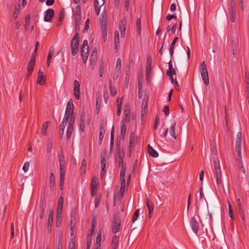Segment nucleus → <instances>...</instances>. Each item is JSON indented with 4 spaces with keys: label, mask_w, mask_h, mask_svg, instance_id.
Wrapping results in <instances>:
<instances>
[{
    "label": "nucleus",
    "mask_w": 249,
    "mask_h": 249,
    "mask_svg": "<svg viewBox=\"0 0 249 249\" xmlns=\"http://www.w3.org/2000/svg\"><path fill=\"white\" fill-rule=\"evenodd\" d=\"M104 64L103 62H102L100 65V70H99V74H100V77H102L103 76V75L104 74Z\"/></svg>",
    "instance_id": "nucleus-49"
},
{
    "label": "nucleus",
    "mask_w": 249,
    "mask_h": 249,
    "mask_svg": "<svg viewBox=\"0 0 249 249\" xmlns=\"http://www.w3.org/2000/svg\"><path fill=\"white\" fill-rule=\"evenodd\" d=\"M75 123V118L71 116L69 120L68 128L67 129V140L69 141L73 130V126Z\"/></svg>",
    "instance_id": "nucleus-6"
},
{
    "label": "nucleus",
    "mask_w": 249,
    "mask_h": 249,
    "mask_svg": "<svg viewBox=\"0 0 249 249\" xmlns=\"http://www.w3.org/2000/svg\"><path fill=\"white\" fill-rule=\"evenodd\" d=\"M101 240H102V234H101V232H100L97 233V235L96 236V248H98V249H100L101 243Z\"/></svg>",
    "instance_id": "nucleus-30"
},
{
    "label": "nucleus",
    "mask_w": 249,
    "mask_h": 249,
    "mask_svg": "<svg viewBox=\"0 0 249 249\" xmlns=\"http://www.w3.org/2000/svg\"><path fill=\"white\" fill-rule=\"evenodd\" d=\"M109 89H110V93L112 96H115L117 93L116 89H115L112 88V81L110 79L109 80Z\"/></svg>",
    "instance_id": "nucleus-40"
},
{
    "label": "nucleus",
    "mask_w": 249,
    "mask_h": 249,
    "mask_svg": "<svg viewBox=\"0 0 249 249\" xmlns=\"http://www.w3.org/2000/svg\"><path fill=\"white\" fill-rule=\"evenodd\" d=\"M119 27L121 32V36L122 37L124 38V37L125 34V23L123 20L120 22Z\"/></svg>",
    "instance_id": "nucleus-25"
},
{
    "label": "nucleus",
    "mask_w": 249,
    "mask_h": 249,
    "mask_svg": "<svg viewBox=\"0 0 249 249\" xmlns=\"http://www.w3.org/2000/svg\"><path fill=\"white\" fill-rule=\"evenodd\" d=\"M213 160L216 177V182L218 185H220L221 184L222 181L219 160L217 157L214 158Z\"/></svg>",
    "instance_id": "nucleus-2"
},
{
    "label": "nucleus",
    "mask_w": 249,
    "mask_h": 249,
    "mask_svg": "<svg viewBox=\"0 0 249 249\" xmlns=\"http://www.w3.org/2000/svg\"><path fill=\"white\" fill-rule=\"evenodd\" d=\"M29 165L30 163L28 161H26L24 163L23 166L22 167V169L25 172H27L28 170H29Z\"/></svg>",
    "instance_id": "nucleus-61"
},
{
    "label": "nucleus",
    "mask_w": 249,
    "mask_h": 249,
    "mask_svg": "<svg viewBox=\"0 0 249 249\" xmlns=\"http://www.w3.org/2000/svg\"><path fill=\"white\" fill-rule=\"evenodd\" d=\"M124 154L123 151H121L120 150H118L117 152V155H116V159H124Z\"/></svg>",
    "instance_id": "nucleus-48"
},
{
    "label": "nucleus",
    "mask_w": 249,
    "mask_h": 249,
    "mask_svg": "<svg viewBox=\"0 0 249 249\" xmlns=\"http://www.w3.org/2000/svg\"><path fill=\"white\" fill-rule=\"evenodd\" d=\"M169 69L167 71L166 74H176L175 69L173 67L172 61L171 60L169 63Z\"/></svg>",
    "instance_id": "nucleus-31"
},
{
    "label": "nucleus",
    "mask_w": 249,
    "mask_h": 249,
    "mask_svg": "<svg viewBox=\"0 0 249 249\" xmlns=\"http://www.w3.org/2000/svg\"><path fill=\"white\" fill-rule=\"evenodd\" d=\"M120 224L119 222L117 221H115L112 228V231L113 233H117L120 230Z\"/></svg>",
    "instance_id": "nucleus-28"
},
{
    "label": "nucleus",
    "mask_w": 249,
    "mask_h": 249,
    "mask_svg": "<svg viewBox=\"0 0 249 249\" xmlns=\"http://www.w3.org/2000/svg\"><path fill=\"white\" fill-rule=\"evenodd\" d=\"M124 114L125 118L124 121L126 123H128L130 120V109L128 106H125L124 107Z\"/></svg>",
    "instance_id": "nucleus-17"
},
{
    "label": "nucleus",
    "mask_w": 249,
    "mask_h": 249,
    "mask_svg": "<svg viewBox=\"0 0 249 249\" xmlns=\"http://www.w3.org/2000/svg\"><path fill=\"white\" fill-rule=\"evenodd\" d=\"M97 185V182L94 180V178H93L91 183V189H96Z\"/></svg>",
    "instance_id": "nucleus-64"
},
{
    "label": "nucleus",
    "mask_w": 249,
    "mask_h": 249,
    "mask_svg": "<svg viewBox=\"0 0 249 249\" xmlns=\"http://www.w3.org/2000/svg\"><path fill=\"white\" fill-rule=\"evenodd\" d=\"M146 203L149 210V217L151 218V214H152L154 209V205L152 202L148 198L146 199Z\"/></svg>",
    "instance_id": "nucleus-23"
},
{
    "label": "nucleus",
    "mask_w": 249,
    "mask_h": 249,
    "mask_svg": "<svg viewBox=\"0 0 249 249\" xmlns=\"http://www.w3.org/2000/svg\"><path fill=\"white\" fill-rule=\"evenodd\" d=\"M54 176L53 173H52L50 174V187H52V186L53 187L54 185Z\"/></svg>",
    "instance_id": "nucleus-44"
},
{
    "label": "nucleus",
    "mask_w": 249,
    "mask_h": 249,
    "mask_svg": "<svg viewBox=\"0 0 249 249\" xmlns=\"http://www.w3.org/2000/svg\"><path fill=\"white\" fill-rule=\"evenodd\" d=\"M118 166H119V167H121V168L120 174L125 173L126 166H125V164H124V159L119 160Z\"/></svg>",
    "instance_id": "nucleus-27"
},
{
    "label": "nucleus",
    "mask_w": 249,
    "mask_h": 249,
    "mask_svg": "<svg viewBox=\"0 0 249 249\" xmlns=\"http://www.w3.org/2000/svg\"><path fill=\"white\" fill-rule=\"evenodd\" d=\"M239 213L241 216L242 219L243 220V222L244 224L245 223V215L244 214V212L243 209H241L238 210Z\"/></svg>",
    "instance_id": "nucleus-60"
},
{
    "label": "nucleus",
    "mask_w": 249,
    "mask_h": 249,
    "mask_svg": "<svg viewBox=\"0 0 249 249\" xmlns=\"http://www.w3.org/2000/svg\"><path fill=\"white\" fill-rule=\"evenodd\" d=\"M119 45V34L118 31L115 32L114 45L117 48Z\"/></svg>",
    "instance_id": "nucleus-34"
},
{
    "label": "nucleus",
    "mask_w": 249,
    "mask_h": 249,
    "mask_svg": "<svg viewBox=\"0 0 249 249\" xmlns=\"http://www.w3.org/2000/svg\"><path fill=\"white\" fill-rule=\"evenodd\" d=\"M59 162L60 166H65V157L62 153L59 155Z\"/></svg>",
    "instance_id": "nucleus-35"
},
{
    "label": "nucleus",
    "mask_w": 249,
    "mask_h": 249,
    "mask_svg": "<svg viewBox=\"0 0 249 249\" xmlns=\"http://www.w3.org/2000/svg\"><path fill=\"white\" fill-rule=\"evenodd\" d=\"M101 28L102 33V37L104 40V42H105L107 40V26L104 25Z\"/></svg>",
    "instance_id": "nucleus-26"
},
{
    "label": "nucleus",
    "mask_w": 249,
    "mask_h": 249,
    "mask_svg": "<svg viewBox=\"0 0 249 249\" xmlns=\"http://www.w3.org/2000/svg\"><path fill=\"white\" fill-rule=\"evenodd\" d=\"M113 142H114V126H113L111 131V134H110V145L111 147H112L113 145Z\"/></svg>",
    "instance_id": "nucleus-47"
},
{
    "label": "nucleus",
    "mask_w": 249,
    "mask_h": 249,
    "mask_svg": "<svg viewBox=\"0 0 249 249\" xmlns=\"http://www.w3.org/2000/svg\"><path fill=\"white\" fill-rule=\"evenodd\" d=\"M46 207V201L44 195L41 196L39 203L38 214L40 219H43L45 216V210Z\"/></svg>",
    "instance_id": "nucleus-5"
},
{
    "label": "nucleus",
    "mask_w": 249,
    "mask_h": 249,
    "mask_svg": "<svg viewBox=\"0 0 249 249\" xmlns=\"http://www.w3.org/2000/svg\"><path fill=\"white\" fill-rule=\"evenodd\" d=\"M151 64H152V59L150 56H148L147 58V65H146V77L151 73Z\"/></svg>",
    "instance_id": "nucleus-24"
},
{
    "label": "nucleus",
    "mask_w": 249,
    "mask_h": 249,
    "mask_svg": "<svg viewBox=\"0 0 249 249\" xmlns=\"http://www.w3.org/2000/svg\"><path fill=\"white\" fill-rule=\"evenodd\" d=\"M139 209H138L135 211L132 219V221L133 223H134L137 219L139 215Z\"/></svg>",
    "instance_id": "nucleus-55"
},
{
    "label": "nucleus",
    "mask_w": 249,
    "mask_h": 249,
    "mask_svg": "<svg viewBox=\"0 0 249 249\" xmlns=\"http://www.w3.org/2000/svg\"><path fill=\"white\" fill-rule=\"evenodd\" d=\"M119 236L114 235L112 239L110 249H116L119 245Z\"/></svg>",
    "instance_id": "nucleus-19"
},
{
    "label": "nucleus",
    "mask_w": 249,
    "mask_h": 249,
    "mask_svg": "<svg viewBox=\"0 0 249 249\" xmlns=\"http://www.w3.org/2000/svg\"><path fill=\"white\" fill-rule=\"evenodd\" d=\"M71 113H69L68 111H65L64 117L63 120L68 123L70 117L72 116H71Z\"/></svg>",
    "instance_id": "nucleus-51"
},
{
    "label": "nucleus",
    "mask_w": 249,
    "mask_h": 249,
    "mask_svg": "<svg viewBox=\"0 0 249 249\" xmlns=\"http://www.w3.org/2000/svg\"><path fill=\"white\" fill-rule=\"evenodd\" d=\"M126 130V126L123 123V121L122 123L121 126V135L118 137L117 138V147H119L120 145V141L121 139L124 140Z\"/></svg>",
    "instance_id": "nucleus-8"
},
{
    "label": "nucleus",
    "mask_w": 249,
    "mask_h": 249,
    "mask_svg": "<svg viewBox=\"0 0 249 249\" xmlns=\"http://www.w3.org/2000/svg\"><path fill=\"white\" fill-rule=\"evenodd\" d=\"M36 62V58L35 55H33L30 58V61L28 63L27 69L28 71H34Z\"/></svg>",
    "instance_id": "nucleus-18"
},
{
    "label": "nucleus",
    "mask_w": 249,
    "mask_h": 249,
    "mask_svg": "<svg viewBox=\"0 0 249 249\" xmlns=\"http://www.w3.org/2000/svg\"><path fill=\"white\" fill-rule=\"evenodd\" d=\"M228 207H229V215H230V217L232 219H234V216H233L232 209V208H231V205L230 204V203L229 202L228 203Z\"/></svg>",
    "instance_id": "nucleus-54"
},
{
    "label": "nucleus",
    "mask_w": 249,
    "mask_h": 249,
    "mask_svg": "<svg viewBox=\"0 0 249 249\" xmlns=\"http://www.w3.org/2000/svg\"><path fill=\"white\" fill-rule=\"evenodd\" d=\"M125 173L120 174L121 186L125 187Z\"/></svg>",
    "instance_id": "nucleus-38"
},
{
    "label": "nucleus",
    "mask_w": 249,
    "mask_h": 249,
    "mask_svg": "<svg viewBox=\"0 0 249 249\" xmlns=\"http://www.w3.org/2000/svg\"><path fill=\"white\" fill-rule=\"evenodd\" d=\"M106 22H107L106 17L104 15L101 16H100L101 27H102L104 25L107 26Z\"/></svg>",
    "instance_id": "nucleus-39"
},
{
    "label": "nucleus",
    "mask_w": 249,
    "mask_h": 249,
    "mask_svg": "<svg viewBox=\"0 0 249 249\" xmlns=\"http://www.w3.org/2000/svg\"><path fill=\"white\" fill-rule=\"evenodd\" d=\"M176 124H173L169 128V133L175 139H177V136L175 135V127Z\"/></svg>",
    "instance_id": "nucleus-33"
},
{
    "label": "nucleus",
    "mask_w": 249,
    "mask_h": 249,
    "mask_svg": "<svg viewBox=\"0 0 249 249\" xmlns=\"http://www.w3.org/2000/svg\"><path fill=\"white\" fill-rule=\"evenodd\" d=\"M136 26L138 30L139 34L141 33V22L140 18H138L136 21Z\"/></svg>",
    "instance_id": "nucleus-58"
},
{
    "label": "nucleus",
    "mask_w": 249,
    "mask_h": 249,
    "mask_svg": "<svg viewBox=\"0 0 249 249\" xmlns=\"http://www.w3.org/2000/svg\"><path fill=\"white\" fill-rule=\"evenodd\" d=\"M97 52H93L90 57V62L91 63H95L97 59Z\"/></svg>",
    "instance_id": "nucleus-43"
},
{
    "label": "nucleus",
    "mask_w": 249,
    "mask_h": 249,
    "mask_svg": "<svg viewBox=\"0 0 249 249\" xmlns=\"http://www.w3.org/2000/svg\"><path fill=\"white\" fill-rule=\"evenodd\" d=\"M20 5L19 4H18L15 6L14 12L13 14V17L15 18H16L18 17V13L20 11Z\"/></svg>",
    "instance_id": "nucleus-36"
},
{
    "label": "nucleus",
    "mask_w": 249,
    "mask_h": 249,
    "mask_svg": "<svg viewBox=\"0 0 249 249\" xmlns=\"http://www.w3.org/2000/svg\"><path fill=\"white\" fill-rule=\"evenodd\" d=\"M137 139V137H136L134 132H131L130 135L129 143V151L130 153L132 152V149L133 147V144L135 142V140Z\"/></svg>",
    "instance_id": "nucleus-16"
},
{
    "label": "nucleus",
    "mask_w": 249,
    "mask_h": 249,
    "mask_svg": "<svg viewBox=\"0 0 249 249\" xmlns=\"http://www.w3.org/2000/svg\"><path fill=\"white\" fill-rule=\"evenodd\" d=\"M147 151L149 155L153 158H157L159 156L158 153L154 150L152 146L148 144L147 145Z\"/></svg>",
    "instance_id": "nucleus-21"
},
{
    "label": "nucleus",
    "mask_w": 249,
    "mask_h": 249,
    "mask_svg": "<svg viewBox=\"0 0 249 249\" xmlns=\"http://www.w3.org/2000/svg\"><path fill=\"white\" fill-rule=\"evenodd\" d=\"M74 106L72 99H70L67 103V107L65 111H68L69 113H72L73 112Z\"/></svg>",
    "instance_id": "nucleus-22"
},
{
    "label": "nucleus",
    "mask_w": 249,
    "mask_h": 249,
    "mask_svg": "<svg viewBox=\"0 0 249 249\" xmlns=\"http://www.w3.org/2000/svg\"><path fill=\"white\" fill-rule=\"evenodd\" d=\"M10 231V237L11 239H13L14 236V227L13 223H11Z\"/></svg>",
    "instance_id": "nucleus-57"
},
{
    "label": "nucleus",
    "mask_w": 249,
    "mask_h": 249,
    "mask_svg": "<svg viewBox=\"0 0 249 249\" xmlns=\"http://www.w3.org/2000/svg\"><path fill=\"white\" fill-rule=\"evenodd\" d=\"M159 124H160V119H159V117L157 116L156 117V119H155V123H154V125L153 126L154 129H155V130L157 129L158 126L159 125Z\"/></svg>",
    "instance_id": "nucleus-62"
},
{
    "label": "nucleus",
    "mask_w": 249,
    "mask_h": 249,
    "mask_svg": "<svg viewBox=\"0 0 249 249\" xmlns=\"http://www.w3.org/2000/svg\"><path fill=\"white\" fill-rule=\"evenodd\" d=\"M79 44V35L78 33H76L72 37L71 42V54L75 56L78 51Z\"/></svg>",
    "instance_id": "nucleus-1"
},
{
    "label": "nucleus",
    "mask_w": 249,
    "mask_h": 249,
    "mask_svg": "<svg viewBox=\"0 0 249 249\" xmlns=\"http://www.w3.org/2000/svg\"><path fill=\"white\" fill-rule=\"evenodd\" d=\"M54 15V10L53 9H49L45 12L44 20L46 22H51Z\"/></svg>",
    "instance_id": "nucleus-10"
},
{
    "label": "nucleus",
    "mask_w": 249,
    "mask_h": 249,
    "mask_svg": "<svg viewBox=\"0 0 249 249\" xmlns=\"http://www.w3.org/2000/svg\"><path fill=\"white\" fill-rule=\"evenodd\" d=\"M63 206V198L60 196L57 202L56 213L58 218H60V215L62 214Z\"/></svg>",
    "instance_id": "nucleus-15"
},
{
    "label": "nucleus",
    "mask_w": 249,
    "mask_h": 249,
    "mask_svg": "<svg viewBox=\"0 0 249 249\" xmlns=\"http://www.w3.org/2000/svg\"><path fill=\"white\" fill-rule=\"evenodd\" d=\"M190 224L194 232L196 234H197L199 229V225L195 217H192L190 221Z\"/></svg>",
    "instance_id": "nucleus-13"
},
{
    "label": "nucleus",
    "mask_w": 249,
    "mask_h": 249,
    "mask_svg": "<svg viewBox=\"0 0 249 249\" xmlns=\"http://www.w3.org/2000/svg\"><path fill=\"white\" fill-rule=\"evenodd\" d=\"M121 60L120 58H118L116 61V65L115 70L118 71L121 69Z\"/></svg>",
    "instance_id": "nucleus-52"
},
{
    "label": "nucleus",
    "mask_w": 249,
    "mask_h": 249,
    "mask_svg": "<svg viewBox=\"0 0 249 249\" xmlns=\"http://www.w3.org/2000/svg\"><path fill=\"white\" fill-rule=\"evenodd\" d=\"M65 166H60V176L62 178H65Z\"/></svg>",
    "instance_id": "nucleus-53"
},
{
    "label": "nucleus",
    "mask_w": 249,
    "mask_h": 249,
    "mask_svg": "<svg viewBox=\"0 0 249 249\" xmlns=\"http://www.w3.org/2000/svg\"><path fill=\"white\" fill-rule=\"evenodd\" d=\"M74 17H81V10L79 6L77 5L75 7V11L73 12Z\"/></svg>",
    "instance_id": "nucleus-41"
},
{
    "label": "nucleus",
    "mask_w": 249,
    "mask_h": 249,
    "mask_svg": "<svg viewBox=\"0 0 249 249\" xmlns=\"http://www.w3.org/2000/svg\"><path fill=\"white\" fill-rule=\"evenodd\" d=\"M86 167H87V161H86V159H83L82 161L81 169L84 173H86Z\"/></svg>",
    "instance_id": "nucleus-46"
},
{
    "label": "nucleus",
    "mask_w": 249,
    "mask_h": 249,
    "mask_svg": "<svg viewBox=\"0 0 249 249\" xmlns=\"http://www.w3.org/2000/svg\"><path fill=\"white\" fill-rule=\"evenodd\" d=\"M229 10L231 16V21L234 22L236 18L235 2L234 0H230L229 4Z\"/></svg>",
    "instance_id": "nucleus-7"
},
{
    "label": "nucleus",
    "mask_w": 249,
    "mask_h": 249,
    "mask_svg": "<svg viewBox=\"0 0 249 249\" xmlns=\"http://www.w3.org/2000/svg\"><path fill=\"white\" fill-rule=\"evenodd\" d=\"M148 106V98H144L142 100L141 109L142 119L147 114Z\"/></svg>",
    "instance_id": "nucleus-9"
},
{
    "label": "nucleus",
    "mask_w": 249,
    "mask_h": 249,
    "mask_svg": "<svg viewBox=\"0 0 249 249\" xmlns=\"http://www.w3.org/2000/svg\"><path fill=\"white\" fill-rule=\"evenodd\" d=\"M73 93L77 100L80 98V84L77 80L74 81Z\"/></svg>",
    "instance_id": "nucleus-12"
},
{
    "label": "nucleus",
    "mask_w": 249,
    "mask_h": 249,
    "mask_svg": "<svg viewBox=\"0 0 249 249\" xmlns=\"http://www.w3.org/2000/svg\"><path fill=\"white\" fill-rule=\"evenodd\" d=\"M241 142H235V150L237 153V160H241Z\"/></svg>",
    "instance_id": "nucleus-20"
},
{
    "label": "nucleus",
    "mask_w": 249,
    "mask_h": 249,
    "mask_svg": "<svg viewBox=\"0 0 249 249\" xmlns=\"http://www.w3.org/2000/svg\"><path fill=\"white\" fill-rule=\"evenodd\" d=\"M117 114L118 116H120L121 113V108H122V103L119 102L118 100L117 101Z\"/></svg>",
    "instance_id": "nucleus-45"
},
{
    "label": "nucleus",
    "mask_w": 249,
    "mask_h": 249,
    "mask_svg": "<svg viewBox=\"0 0 249 249\" xmlns=\"http://www.w3.org/2000/svg\"><path fill=\"white\" fill-rule=\"evenodd\" d=\"M210 144L212 153L216 155L217 154V149L215 143L211 142Z\"/></svg>",
    "instance_id": "nucleus-42"
},
{
    "label": "nucleus",
    "mask_w": 249,
    "mask_h": 249,
    "mask_svg": "<svg viewBox=\"0 0 249 249\" xmlns=\"http://www.w3.org/2000/svg\"><path fill=\"white\" fill-rule=\"evenodd\" d=\"M31 20V16L30 15H27L25 18V24L24 28L25 31H27L30 25Z\"/></svg>",
    "instance_id": "nucleus-32"
},
{
    "label": "nucleus",
    "mask_w": 249,
    "mask_h": 249,
    "mask_svg": "<svg viewBox=\"0 0 249 249\" xmlns=\"http://www.w3.org/2000/svg\"><path fill=\"white\" fill-rule=\"evenodd\" d=\"M54 48H53V47H51V48L49 52L48 56H47V60H48L49 61H51V58L54 53Z\"/></svg>",
    "instance_id": "nucleus-50"
},
{
    "label": "nucleus",
    "mask_w": 249,
    "mask_h": 249,
    "mask_svg": "<svg viewBox=\"0 0 249 249\" xmlns=\"http://www.w3.org/2000/svg\"><path fill=\"white\" fill-rule=\"evenodd\" d=\"M200 72L204 83L206 85H208L209 84V76L204 61H202L200 64Z\"/></svg>",
    "instance_id": "nucleus-4"
},
{
    "label": "nucleus",
    "mask_w": 249,
    "mask_h": 249,
    "mask_svg": "<svg viewBox=\"0 0 249 249\" xmlns=\"http://www.w3.org/2000/svg\"><path fill=\"white\" fill-rule=\"evenodd\" d=\"M46 78L43 75V71L39 70L37 73V78L36 83L40 86L44 85L45 84Z\"/></svg>",
    "instance_id": "nucleus-11"
},
{
    "label": "nucleus",
    "mask_w": 249,
    "mask_h": 249,
    "mask_svg": "<svg viewBox=\"0 0 249 249\" xmlns=\"http://www.w3.org/2000/svg\"><path fill=\"white\" fill-rule=\"evenodd\" d=\"M89 48L84 49L83 47L81 48V55H88Z\"/></svg>",
    "instance_id": "nucleus-56"
},
{
    "label": "nucleus",
    "mask_w": 249,
    "mask_h": 249,
    "mask_svg": "<svg viewBox=\"0 0 249 249\" xmlns=\"http://www.w3.org/2000/svg\"><path fill=\"white\" fill-rule=\"evenodd\" d=\"M105 125L104 124H100V133L99 136L100 139H103L104 134L105 133Z\"/></svg>",
    "instance_id": "nucleus-29"
},
{
    "label": "nucleus",
    "mask_w": 249,
    "mask_h": 249,
    "mask_svg": "<svg viewBox=\"0 0 249 249\" xmlns=\"http://www.w3.org/2000/svg\"><path fill=\"white\" fill-rule=\"evenodd\" d=\"M239 162V167H240V171L244 174H245L246 173V170H245V168H244V167L243 166V162H242V159L240 160H238Z\"/></svg>",
    "instance_id": "nucleus-59"
},
{
    "label": "nucleus",
    "mask_w": 249,
    "mask_h": 249,
    "mask_svg": "<svg viewBox=\"0 0 249 249\" xmlns=\"http://www.w3.org/2000/svg\"><path fill=\"white\" fill-rule=\"evenodd\" d=\"M53 211L52 209L49 210L48 221H47V230L49 232H51L52 231V223L53 221Z\"/></svg>",
    "instance_id": "nucleus-14"
},
{
    "label": "nucleus",
    "mask_w": 249,
    "mask_h": 249,
    "mask_svg": "<svg viewBox=\"0 0 249 249\" xmlns=\"http://www.w3.org/2000/svg\"><path fill=\"white\" fill-rule=\"evenodd\" d=\"M48 126V122H45L42 125L41 131L42 134L43 135H46L47 134V129Z\"/></svg>",
    "instance_id": "nucleus-37"
},
{
    "label": "nucleus",
    "mask_w": 249,
    "mask_h": 249,
    "mask_svg": "<svg viewBox=\"0 0 249 249\" xmlns=\"http://www.w3.org/2000/svg\"><path fill=\"white\" fill-rule=\"evenodd\" d=\"M89 19L87 18L85 25V28L84 29V32H87L89 29Z\"/></svg>",
    "instance_id": "nucleus-63"
},
{
    "label": "nucleus",
    "mask_w": 249,
    "mask_h": 249,
    "mask_svg": "<svg viewBox=\"0 0 249 249\" xmlns=\"http://www.w3.org/2000/svg\"><path fill=\"white\" fill-rule=\"evenodd\" d=\"M90 122V118L89 116L86 117L84 112H81L79 118V129L81 132H84L85 129L86 124H89Z\"/></svg>",
    "instance_id": "nucleus-3"
}]
</instances>
